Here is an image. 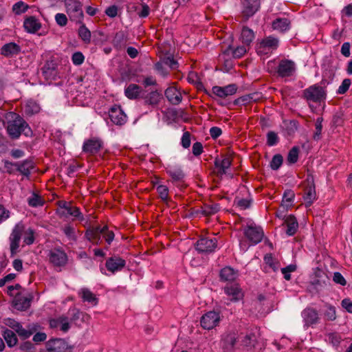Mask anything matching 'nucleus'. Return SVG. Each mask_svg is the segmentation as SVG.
<instances>
[{"label": "nucleus", "mask_w": 352, "mask_h": 352, "mask_svg": "<svg viewBox=\"0 0 352 352\" xmlns=\"http://www.w3.org/2000/svg\"><path fill=\"white\" fill-rule=\"evenodd\" d=\"M24 233L23 242L26 245H32L34 242V231L32 228L25 230L23 222L17 223L13 228L9 236L10 256L14 257L19 252V244L21 236Z\"/></svg>", "instance_id": "1"}, {"label": "nucleus", "mask_w": 352, "mask_h": 352, "mask_svg": "<svg viewBox=\"0 0 352 352\" xmlns=\"http://www.w3.org/2000/svg\"><path fill=\"white\" fill-rule=\"evenodd\" d=\"M6 129L8 134L12 139H17L23 133L25 136L32 135V131L25 120L14 112H10L7 115Z\"/></svg>", "instance_id": "2"}, {"label": "nucleus", "mask_w": 352, "mask_h": 352, "mask_svg": "<svg viewBox=\"0 0 352 352\" xmlns=\"http://www.w3.org/2000/svg\"><path fill=\"white\" fill-rule=\"evenodd\" d=\"M65 5L70 20L82 23L83 19L82 3L78 0H65Z\"/></svg>", "instance_id": "3"}, {"label": "nucleus", "mask_w": 352, "mask_h": 352, "mask_svg": "<svg viewBox=\"0 0 352 352\" xmlns=\"http://www.w3.org/2000/svg\"><path fill=\"white\" fill-rule=\"evenodd\" d=\"M302 96L307 101L320 102L326 99L327 92L324 87L316 84L305 89Z\"/></svg>", "instance_id": "4"}, {"label": "nucleus", "mask_w": 352, "mask_h": 352, "mask_svg": "<svg viewBox=\"0 0 352 352\" xmlns=\"http://www.w3.org/2000/svg\"><path fill=\"white\" fill-rule=\"evenodd\" d=\"M279 45V39L273 36L263 38L256 44V52L258 54H268L276 50Z\"/></svg>", "instance_id": "5"}, {"label": "nucleus", "mask_w": 352, "mask_h": 352, "mask_svg": "<svg viewBox=\"0 0 352 352\" xmlns=\"http://www.w3.org/2000/svg\"><path fill=\"white\" fill-rule=\"evenodd\" d=\"M243 234L251 243V245H256L260 243L264 236L262 228L254 223H251L245 227Z\"/></svg>", "instance_id": "6"}, {"label": "nucleus", "mask_w": 352, "mask_h": 352, "mask_svg": "<svg viewBox=\"0 0 352 352\" xmlns=\"http://www.w3.org/2000/svg\"><path fill=\"white\" fill-rule=\"evenodd\" d=\"M220 320L221 316L219 311H210L201 316L200 324L203 329L210 330L218 326Z\"/></svg>", "instance_id": "7"}, {"label": "nucleus", "mask_w": 352, "mask_h": 352, "mask_svg": "<svg viewBox=\"0 0 352 352\" xmlns=\"http://www.w3.org/2000/svg\"><path fill=\"white\" fill-rule=\"evenodd\" d=\"M296 67L295 63L289 59H282L279 61L276 73L279 77L287 78L291 77L296 73Z\"/></svg>", "instance_id": "8"}, {"label": "nucleus", "mask_w": 352, "mask_h": 352, "mask_svg": "<svg viewBox=\"0 0 352 352\" xmlns=\"http://www.w3.org/2000/svg\"><path fill=\"white\" fill-rule=\"evenodd\" d=\"M217 247V240L215 237H202L195 243V248L199 252L211 253Z\"/></svg>", "instance_id": "9"}, {"label": "nucleus", "mask_w": 352, "mask_h": 352, "mask_svg": "<svg viewBox=\"0 0 352 352\" xmlns=\"http://www.w3.org/2000/svg\"><path fill=\"white\" fill-rule=\"evenodd\" d=\"M232 158L230 155L226 154L221 156V158H215L214 164L215 172L218 176L226 175L228 168L231 166Z\"/></svg>", "instance_id": "10"}, {"label": "nucleus", "mask_w": 352, "mask_h": 352, "mask_svg": "<svg viewBox=\"0 0 352 352\" xmlns=\"http://www.w3.org/2000/svg\"><path fill=\"white\" fill-rule=\"evenodd\" d=\"M243 10L241 12L244 21L252 16L260 8V0H243L242 2Z\"/></svg>", "instance_id": "11"}, {"label": "nucleus", "mask_w": 352, "mask_h": 352, "mask_svg": "<svg viewBox=\"0 0 352 352\" xmlns=\"http://www.w3.org/2000/svg\"><path fill=\"white\" fill-rule=\"evenodd\" d=\"M103 146V142L98 138H92L84 142L82 151L89 155H96Z\"/></svg>", "instance_id": "12"}, {"label": "nucleus", "mask_w": 352, "mask_h": 352, "mask_svg": "<svg viewBox=\"0 0 352 352\" xmlns=\"http://www.w3.org/2000/svg\"><path fill=\"white\" fill-rule=\"evenodd\" d=\"M49 261L55 267H63L67 262L66 253L60 249H54L48 254Z\"/></svg>", "instance_id": "13"}, {"label": "nucleus", "mask_w": 352, "mask_h": 352, "mask_svg": "<svg viewBox=\"0 0 352 352\" xmlns=\"http://www.w3.org/2000/svg\"><path fill=\"white\" fill-rule=\"evenodd\" d=\"M50 328H59L63 333H67L71 328V324L69 317L65 314H62L57 318L50 319L49 321Z\"/></svg>", "instance_id": "14"}, {"label": "nucleus", "mask_w": 352, "mask_h": 352, "mask_svg": "<svg viewBox=\"0 0 352 352\" xmlns=\"http://www.w3.org/2000/svg\"><path fill=\"white\" fill-rule=\"evenodd\" d=\"M111 121L116 125H122L126 122V116L120 106L113 105L109 111Z\"/></svg>", "instance_id": "15"}, {"label": "nucleus", "mask_w": 352, "mask_h": 352, "mask_svg": "<svg viewBox=\"0 0 352 352\" xmlns=\"http://www.w3.org/2000/svg\"><path fill=\"white\" fill-rule=\"evenodd\" d=\"M302 317L303 318L305 325L307 327L316 324L320 321L318 311L311 307L305 309L302 312Z\"/></svg>", "instance_id": "16"}, {"label": "nucleus", "mask_w": 352, "mask_h": 352, "mask_svg": "<svg viewBox=\"0 0 352 352\" xmlns=\"http://www.w3.org/2000/svg\"><path fill=\"white\" fill-rule=\"evenodd\" d=\"M67 316L69 317L70 324L74 323L75 324H78L79 320L82 322H85L89 318L88 314L80 311V309L76 307H72L69 309Z\"/></svg>", "instance_id": "17"}, {"label": "nucleus", "mask_w": 352, "mask_h": 352, "mask_svg": "<svg viewBox=\"0 0 352 352\" xmlns=\"http://www.w3.org/2000/svg\"><path fill=\"white\" fill-rule=\"evenodd\" d=\"M236 334L234 332L225 333L221 338V346L224 352H232L236 344Z\"/></svg>", "instance_id": "18"}, {"label": "nucleus", "mask_w": 352, "mask_h": 352, "mask_svg": "<svg viewBox=\"0 0 352 352\" xmlns=\"http://www.w3.org/2000/svg\"><path fill=\"white\" fill-rule=\"evenodd\" d=\"M16 171L20 173L25 178L29 179L32 170L35 168L34 162L30 159L16 162Z\"/></svg>", "instance_id": "19"}, {"label": "nucleus", "mask_w": 352, "mask_h": 352, "mask_svg": "<svg viewBox=\"0 0 352 352\" xmlns=\"http://www.w3.org/2000/svg\"><path fill=\"white\" fill-rule=\"evenodd\" d=\"M32 298L33 296L30 294L26 296L20 294L16 295L13 301L14 307L19 311H25L30 307Z\"/></svg>", "instance_id": "20"}, {"label": "nucleus", "mask_w": 352, "mask_h": 352, "mask_svg": "<svg viewBox=\"0 0 352 352\" xmlns=\"http://www.w3.org/2000/svg\"><path fill=\"white\" fill-rule=\"evenodd\" d=\"M125 265L126 261L119 256L110 257L105 263L107 269L112 273L122 270Z\"/></svg>", "instance_id": "21"}, {"label": "nucleus", "mask_w": 352, "mask_h": 352, "mask_svg": "<svg viewBox=\"0 0 352 352\" xmlns=\"http://www.w3.org/2000/svg\"><path fill=\"white\" fill-rule=\"evenodd\" d=\"M59 206L61 208L65 209L68 214L74 217L78 221H83L85 220L84 216L80 212V208L73 206L70 202L62 201L60 203Z\"/></svg>", "instance_id": "22"}, {"label": "nucleus", "mask_w": 352, "mask_h": 352, "mask_svg": "<svg viewBox=\"0 0 352 352\" xmlns=\"http://www.w3.org/2000/svg\"><path fill=\"white\" fill-rule=\"evenodd\" d=\"M43 75L47 80H56L58 76L57 64L54 61H47L42 68Z\"/></svg>", "instance_id": "23"}, {"label": "nucleus", "mask_w": 352, "mask_h": 352, "mask_svg": "<svg viewBox=\"0 0 352 352\" xmlns=\"http://www.w3.org/2000/svg\"><path fill=\"white\" fill-rule=\"evenodd\" d=\"M237 87L234 84H230L225 87L214 86L212 92L220 98H226L232 96L236 92Z\"/></svg>", "instance_id": "24"}, {"label": "nucleus", "mask_w": 352, "mask_h": 352, "mask_svg": "<svg viewBox=\"0 0 352 352\" xmlns=\"http://www.w3.org/2000/svg\"><path fill=\"white\" fill-rule=\"evenodd\" d=\"M164 94L168 102L173 105L179 104L182 100L181 92L175 87H168Z\"/></svg>", "instance_id": "25"}, {"label": "nucleus", "mask_w": 352, "mask_h": 352, "mask_svg": "<svg viewBox=\"0 0 352 352\" xmlns=\"http://www.w3.org/2000/svg\"><path fill=\"white\" fill-rule=\"evenodd\" d=\"M21 52V47L15 43L11 42L3 45L1 49V54L6 57H12Z\"/></svg>", "instance_id": "26"}, {"label": "nucleus", "mask_w": 352, "mask_h": 352, "mask_svg": "<svg viewBox=\"0 0 352 352\" xmlns=\"http://www.w3.org/2000/svg\"><path fill=\"white\" fill-rule=\"evenodd\" d=\"M283 225H286V234L288 236H293L296 234L298 228V223L295 216L290 214L287 216L284 221Z\"/></svg>", "instance_id": "27"}, {"label": "nucleus", "mask_w": 352, "mask_h": 352, "mask_svg": "<svg viewBox=\"0 0 352 352\" xmlns=\"http://www.w3.org/2000/svg\"><path fill=\"white\" fill-rule=\"evenodd\" d=\"M25 30L29 33H35L41 28V24L35 16H29L23 22Z\"/></svg>", "instance_id": "28"}, {"label": "nucleus", "mask_w": 352, "mask_h": 352, "mask_svg": "<svg viewBox=\"0 0 352 352\" xmlns=\"http://www.w3.org/2000/svg\"><path fill=\"white\" fill-rule=\"evenodd\" d=\"M219 210L220 206L218 204H204L197 212L205 217H210L218 212Z\"/></svg>", "instance_id": "29"}, {"label": "nucleus", "mask_w": 352, "mask_h": 352, "mask_svg": "<svg viewBox=\"0 0 352 352\" xmlns=\"http://www.w3.org/2000/svg\"><path fill=\"white\" fill-rule=\"evenodd\" d=\"M142 89L136 84H130L124 89V94L130 100L138 99L142 93Z\"/></svg>", "instance_id": "30"}, {"label": "nucleus", "mask_w": 352, "mask_h": 352, "mask_svg": "<svg viewBox=\"0 0 352 352\" xmlns=\"http://www.w3.org/2000/svg\"><path fill=\"white\" fill-rule=\"evenodd\" d=\"M224 291L228 296H231V300L236 301L242 297L241 289L236 284L226 286Z\"/></svg>", "instance_id": "31"}, {"label": "nucleus", "mask_w": 352, "mask_h": 352, "mask_svg": "<svg viewBox=\"0 0 352 352\" xmlns=\"http://www.w3.org/2000/svg\"><path fill=\"white\" fill-rule=\"evenodd\" d=\"M247 52V45H243L236 48L232 47L230 45L223 52L224 55H230V54L234 58H241Z\"/></svg>", "instance_id": "32"}, {"label": "nucleus", "mask_w": 352, "mask_h": 352, "mask_svg": "<svg viewBox=\"0 0 352 352\" xmlns=\"http://www.w3.org/2000/svg\"><path fill=\"white\" fill-rule=\"evenodd\" d=\"M238 276L237 272L230 267H226L220 272V278L223 281L232 282Z\"/></svg>", "instance_id": "33"}, {"label": "nucleus", "mask_w": 352, "mask_h": 352, "mask_svg": "<svg viewBox=\"0 0 352 352\" xmlns=\"http://www.w3.org/2000/svg\"><path fill=\"white\" fill-rule=\"evenodd\" d=\"M290 28V21L287 18H278L272 22V28L279 32H285Z\"/></svg>", "instance_id": "34"}, {"label": "nucleus", "mask_w": 352, "mask_h": 352, "mask_svg": "<svg viewBox=\"0 0 352 352\" xmlns=\"http://www.w3.org/2000/svg\"><path fill=\"white\" fill-rule=\"evenodd\" d=\"M303 199L306 207H309L316 199L315 186H305Z\"/></svg>", "instance_id": "35"}, {"label": "nucleus", "mask_w": 352, "mask_h": 352, "mask_svg": "<svg viewBox=\"0 0 352 352\" xmlns=\"http://www.w3.org/2000/svg\"><path fill=\"white\" fill-rule=\"evenodd\" d=\"M255 37L254 32L248 27L243 26L241 30V40L243 44L248 46Z\"/></svg>", "instance_id": "36"}, {"label": "nucleus", "mask_w": 352, "mask_h": 352, "mask_svg": "<svg viewBox=\"0 0 352 352\" xmlns=\"http://www.w3.org/2000/svg\"><path fill=\"white\" fill-rule=\"evenodd\" d=\"M79 295L84 302H88L94 305L98 304V299L96 296L87 288H82L79 292Z\"/></svg>", "instance_id": "37"}, {"label": "nucleus", "mask_w": 352, "mask_h": 352, "mask_svg": "<svg viewBox=\"0 0 352 352\" xmlns=\"http://www.w3.org/2000/svg\"><path fill=\"white\" fill-rule=\"evenodd\" d=\"M162 98V95L157 91H153L144 97V103L151 106H157Z\"/></svg>", "instance_id": "38"}, {"label": "nucleus", "mask_w": 352, "mask_h": 352, "mask_svg": "<svg viewBox=\"0 0 352 352\" xmlns=\"http://www.w3.org/2000/svg\"><path fill=\"white\" fill-rule=\"evenodd\" d=\"M316 276L318 278L315 279L312 283L316 289H321L327 285L329 278L324 272L319 271L316 273Z\"/></svg>", "instance_id": "39"}, {"label": "nucleus", "mask_w": 352, "mask_h": 352, "mask_svg": "<svg viewBox=\"0 0 352 352\" xmlns=\"http://www.w3.org/2000/svg\"><path fill=\"white\" fill-rule=\"evenodd\" d=\"M323 311V316L325 320L334 321L336 318V309L331 304L326 303Z\"/></svg>", "instance_id": "40"}, {"label": "nucleus", "mask_w": 352, "mask_h": 352, "mask_svg": "<svg viewBox=\"0 0 352 352\" xmlns=\"http://www.w3.org/2000/svg\"><path fill=\"white\" fill-rule=\"evenodd\" d=\"M295 194L292 190H286L283 196L281 207L286 210L292 206V202L294 199Z\"/></svg>", "instance_id": "41"}, {"label": "nucleus", "mask_w": 352, "mask_h": 352, "mask_svg": "<svg viewBox=\"0 0 352 352\" xmlns=\"http://www.w3.org/2000/svg\"><path fill=\"white\" fill-rule=\"evenodd\" d=\"M167 173L173 182H181L185 177V174L180 168H170L167 170Z\"/></svg>", "instance_id": "42"}, {"label": "nucleus", "mask_w": 352, "mask_h": 352, "mask_svg": "<svg viewBox=\"0 0 352 352\" xmlns=\"http://www.w3.org/2000/svg\"><path fill=\"white\" fill-rule=\"evenodd\" d=\"M126 43V38L123 32H118L116 34L113 39V46L120 50L125 47Z\"/></svg>", "instance_id": "43"}, {"label": "nucleus", "mask_w": 352, "mask_h": 352, "mask_svg": "<svg viewBox=\"0 0 352 352\" xmlns=\"http://www.w3.org/2000/svg\"><path fill=\"white\" fill-rule=\"evenodd\" d=\"M3 337L10 347L15 346L18 342L16 334L10 329H6L3 331Z\"/></svg>", "instance_id": "44"}, {"label": "nucleus", "mask_w": 352, "mask_h": 352, "mask_svg": "<svg viewBox=\"0 0 352 352\" xmlns=\"http://www.w3.org/2000/svg\"><path fill=\"white\" fill-rule=\"evenodd\" d=\"M60 230L63 232V234L69 241H76L77 236L76 234V230L73 226L70 224L65 225L60 228Z\"/></svg>", "instance_id": "45"}, {"label": "nucleus", "mask_w": 352, "mask_h": 352, "mask_svg": "<svg viewBox=\"0 0 352 352\" xmlns=\"http://www.w3.org/2000/svg\"><path fill=\"white\" fill-rule=\"evenodd\" d=\"M28 203L30 206L36 208L38 206H43L45 204V201L41 196L33 192L32 196L28 198Z\"/></svg>", "instance_id": "46"}, {"label": "nucleus", "mask_w": 352, "mask_h": 352, "mask_svg": "<svg viewBox=\"0 0 352 352\" xmlns=\"http://www.w3.org/2000/svg\"><path fill=\"white\" fill-rule=\"evenodd\" d=\"M264 261L266 265L273 270L274 272H276L280 268L279 261L274 258L271 254H266L265 256Z\"/></svg>", "instance_id": "47"}, {"label": "nucleus", "mask_w": 352, "mask_h": 352, "mask_svg": "<svg viewBox=\"0 0 352 352\" xmlns=\"http://www.w3.org/2000/svg\"><path fill=\"white\" fill-rule=\"evenodd\" d=\"M78 35L81 39L86 43H90L91 41V32L85 27L84 24H82L78 30Z\"/></svg>", "instance_id": "48"}, {"label": "nucleus", "mask_w": 352, "mask_h": 352, "mask_svg": "<svg viewBox=\"0 0 352 352\" xmlns=\"http://www.w3.org/2000/svg\"><path fill=\"white\" fill-rule=\"evenodd\" d=\"M85 236L93 244L99 245L101 243L100 235L94 233V230H86Z\"/></svg>", "instance_id": "49"}, {"label": "nucleus", "mask_w": 352, "mask_h": 352, "mask_svg": "<svg viewBox=\"0 0 352 352\" xmlns=\"http://www.w3.org/2000/svg\"><path fill=\"white\" fill-rule=\"evenodd\" d=\"M28 8L29 6L26 3L20 1L13 5L12 10L16 14H21L25 12Z\"/></svg>", "instance_id": "50"}, {"label": "nucleus", "mask_w": 352, "mask_h": 352, "mask_svg": "<svg viewBox=\"0 0 352 352\" xmlns=\"http://www.w3.org/2000/svg\"><path fill=\"white\" fill-rule=\"evenodd\" d=\"M299 148L297 146H294L289 151L287 155V160L289 164H294L298 160Z\"/></svg>", "instance_id": "51"}, {"label": "nucleus", "mask_w": 352, "mask_h": 352, "mask_svg": "<svg viewBox=\"0 0 352 352\" xmlns=\"http://www.w3.org/2000/svg\"><path fill=\"white\" fill-rule=\"evenodd\" d=\"M283 162V156L280 154L274 155L271 162L270 167L272 170H278L282 165Z\"/></svg>", "instance_id": "52"}, {"label": "nucleus", "mask_w": 352, "mask_h": 352, "mask_svg": "<svg viewBox=\"0 0 352 352\" xmlns=\"http://www.w3.org/2000/svg\"><path fill=\"white\" fill-rule=\"evenodd\" d=\"M157 191L160 197L164 201H167L168 199V188L166 186L160 185L157 187Z\"/></svg>", "instance_id": "53"}, {"label": "nucleus", "mask_w": 352, "mask_h": 352, "mask_svg": "<svg viewBox=\"0 0 352 352\" xmlns=\"http://www.w3.org/2000/svg\"><path fill=\"white\" fill-rule=\"evenodd\" d=\"M256 342V336L254 333H249L244 336L242 344L245 346H253Z\"/></svg>", "instance_id": "54"}, {"label": "nucleus", "mask_w": 352, "mask_h": 352, "mask_svg": "<svg viewBox=\"0 0 352 352\" xmlns=\"http://www.w3.org/2000/svg\"><path fill=\"white\" fill-rule=\"evenodd\" d=\"M103 230L104 232L102 233V235L105 239L106 242L110 245L114 239L115 234L113 231L109 230L107 226H104L103 227Z\"/></svg>", "instance_id": "55"}, {"label": "nucleus", "mask_w": 352, "mask_h": 352, "mask_svg": "<svg viewBox=\"0 0 352 352\" xmlns=\"http://www.w3.org/2000/svg\"><path fill=\"white\" fill-rule=\"evenodd\" d=\"M328 340L333 346H338L342 340V337L338 333H330L327 335Z\"/></svg>", "instance_id": "56"}, {"label": "nucleus", "mask_w": 352, "mask_h": 352, "mask_svg": "<svg viewBox=\"0 0 352 352\" xmlns=\"http://www.w3.org/2000/svg\"><path fill=\"white\" fill-rule=\"evenodd\" d=\"M278 142V137L274 131H269L267 134V144L270 146L276 145Z\"/></svg>", "instance_id": "57"}, {"label": "nucleus", "mask_w": 352, "mask_h": 352, "mask_svg": "<svg viewBox=\"0 0 352 352\" xmlns=\"http://www.w3.org/2000/svg\"><path fill=\"white\" fill-rule=\"evenodd\" d=\"M351 81L349 78H345L343 80L342 84L338 87L337 93L338 94H344L350 87Z\"/></svg>", "instance_id": "58"}, {"label": "nucleus", "mask_w": 352, "mask_h": 352, "mask_svg": "<svg viewBox=\"0 0 352 352\" xmlns=\"http://www.w3.org/2000/svg\"><path fill=\"white\" fill-rule=\"evenodd\" d=\"M296 267L295 265H289L287 266L286 267H283L281 269V272L284 275V278L287 280H289L291 279V274L290 273L292 272H294L296 270Z\"/></svg>", "instance_id": "59"}, {"label": "nucleus", "mask_w": 352, "mask_h": 352, "mask_svg": "<svg viewBox=\"0 0 352 352\" xmlns=\"http://www.w3.org/2000/svg\"><path fill=\"white\" fill-rule=\"evenodd\" d=\"M72 60L74 65H80L84 62L85 56L81 52H77L72 55Z\"/></svg>", "instance_id": "60"}, {"label": "nucleus", "mask_w": 352, "mask_h": 352, "mask_svg": "<svg viewBox=\"0 0 352 352\" xmlns=\"http://www.w3.org/2000/svg\"><path fill=\"white\" fill-rule=\"evenodd\" d=\"M190 133L186 131L182 137L181 144L184 148H187L190 146Z\"/></svg>", "instance_id": "61"}, {"label": "nucleus", "mask_w": 352, "mask_h": 352, "mask_svg": "<svg viewBox=\"0 0 352 352\" xmlns=\"http://www.w3.org/2000/svg\"><path fill=\"white\" fill-rule=\"evenodd\" d=\"M55 20L57 24L61 27L65 26L67 23V18L65 14H56L55 16Z\"/></svg>", "instance_id": "62"}, {"label": "nucleus", "mask_w": 352, "mask_h": 352, "mask_svg": "<svg viewBox=\"0 0 352 352\" xmlns=\"http://www.w3.org/2000/svg\"><path fill=\"white\" fill-rule=\"evenodd\" d=\"M4 168L9 174H13L16 171V162H11L8 160L4 161Z\"/></svg>", "instance_id": "63"}, {"label": "nucleus", "mask_w": 352, "mask_h": 352, "mask_svg": "<svg viewBox=\"0 0 352 352\" xmlns=\"http://www.w3.org/2000/svg\"><path fill=\"white\" fill-rule=\"evenodd\" d=\"M60 342L59 340H50L47 344V349L50 352H60L56 347V344Z\"/></svg>", "instance_id": "64"}]
</instances>
